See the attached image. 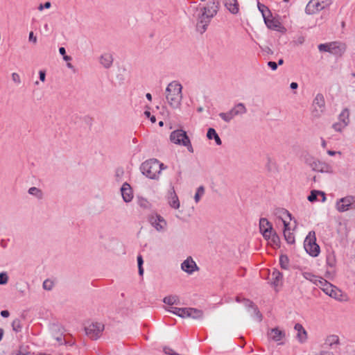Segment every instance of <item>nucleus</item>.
<instances>
[{
  "label": "nucleus",
  "mask_w": 355,
  "mask_h": 355,
  "mask_svg": "<svg viewBox=\"0 0 355 355\" xmlns=\"http://www.w3.org/2000/svg\"><path fill=\"white\" fill-rule=\"evenodd\" d=\"M165 96L170 107L179 108L183 97L182 85L177 80L171 82L166 88Z\"/></svg>",
  "instance_id": "obj_1"
},
{
  "label": "nucleus",
  "mask_w": 355,
  "mask_h": 355,
  "mask_svg": "<svg viewBox=\"0 0 355 355\" xmlns=\"http://www.w3.org/2000/svg\"><path fill=\"white\" fill-rule=\"evenodd\" d=\"M165 168L164 164L157 159L146 160L141 166L142 173L150 179H157L161 171Z\"/></svg>",
  "instance_id": "obj_2"
},
{
  "label": "nucleus",
  "mask_w": 355,
  "mask_h": 355,
  "mask_svg": "<svg viewBox=\"0 0 355 355\" xmlns=\"http://www.w3.org/2000/svg\"><path fill=\"white\" fill-rule=\"evenodd\" d=\"M170 140L175 144L186 147L189 152L193 153L191 140L184 130L182 129L173 130L171 132Z\"/></svg>",
  "instance_id": "obj_3"
},
{
  "label": "nucleus",
  "mask_w": 355,
  "mask_h": 355,
  "mask_svg": "<svg viewBox=\"0 0 355 355\" xmlns=\"http://www.w3.org/2000/svg\"><path fill=\"white\" fill-rule=\"evenodd\" d=\"M318 48L320 52H328L336 56H342L345 52L347 46L345 43L336 41L320 44Z\"/></svg>",
  "instance_id": "obj_4"
},
{
  "label": "nucleus",
  "mask_w": 355,
  "mask_h": 355,
  "mask_svg": "<svg viewBox=\"0 0 355 355\" xmlns=\"http://www.w3.org/2000/svg\"><path fill=\"white\" fill-rule=\"evenodd\" d=\"M166 311L173 313L181 318H191L193 319H200L203 316L202 311L195 308H178L171 307Z\"/></svg>",
  "instance_id": "obj_5"
},
{
  "label": "nucleus",
  "mask_w": 355,
  "mask_h": 355,
  "mask_svg": "<svg viewBox=\"0 0 355 355\" xmlns=\"http://www.w3.org/2000/svg\"><path fill=\"white\" fill-rule=\"evenodd\" d=\"M304 248L306 252L312 257H317L320 253V247L316 243L314 232H310L304 241Z\"/></svg>",
  "instance_id": "obj_6"
},
{
  "label": "nucleus",
  "mask_w": 355,
  "mask_h": 355,
  "mask_svg": "<svg viewBox=\"0 0 355 355\" xmlns=\"http://www.w3.org/2000/svg\"><path fill=\"white\" fill-rule=\"evenodd\" d=\"M247 112V109L243 103L236 104L229 112H220L219 116L226 123L230 122L236 116L243 115Z\"/></svg>",
  "instance_id": "obj_7"
},
{
  "label": "nucleus",
  "mask_w": 355,
  "mask_h": 355,
  "mask_svg": "<svg viewBox=\"0 0 355 355\" xmlns=\"http://www.w3.org/2000/svg\"><path fill=\"white\" fill-rule=\"evenodd\" d=\"M333 0H311L306 5L305 12L308 15H313L329 7Z\"/></svg>",
  "instance_id": "obj_8"
},
{
  "label": "nucleus",
  "mask_w": 355,
  "mask_h": 355,
  "mask_svg": "<svg viewBox=\"0 0 355 355\" xmlns=\"http://www.w3.org/2000/svg\"><path fill=\"white\" fill-rule=\"evenodd\" d=\"M104 330V325L101 322H92L85 327L86 335L92 340L99 338Z\"/></svg>",
  "instance_id": "obj_9"
},
{
  "label": "nucleus",
  "mask_w": 355,
  "mask_h": 355,
  "mask_svg": "<svg viewBox=\"0 0 355 355\" xmlns=\"http://www.w3.org/2000/svg\"><path fill=\"white\" fill-rule=\"evenodd\" d=\"M355 202V196H347L336 201V209L339 212H345L349 209H354L353 206Z\"/></svg>",
  "instance_id": "obj_10"
},
{
  "label": "nucleus",
  "mask_w": 355,
  "mask_h": 355,
  "mask_svg": "<svg viewBox=\"0 0 355 355\" xmlns=\"http://www.w3.org/2000/svg\"><path fill=\"white\" fill-rule=\"evenodd\" d=\"M312 115L315 117H320L325 110V101L322 94H318L313 102Z\"/></svg>",
  "instance_id": "obj_11"
},
{
  "label": "nucleus",
  "mask_w": 355,
  "mask_h": 355,
  "mask_svg": "<svg viewBox=\"0 0 355 355\" xmlns=\"http://www.w3.org/2000/svg\"><path fill=\"white\" fill-rule=\"evenodd\" d=\"M148 222L157 231L164 232L167 226L166 220L158 214H152L148 216Z\"/></svg>",
  "instance_id": "obj_12"
},
{
  "label": "nucleus",
  "mask_w": 355,
  "mask_h": 355,
  "mask_svg": "<svg viewBox=\"0 0 355 355\" xmlns=\"http://www.w3.org/2000/svg\"><path fill=\"white\" fill-rule=\"evenodd\" d=\"M306 162L314 171L327 173L333 172L332 166L326 162L314 159L310 161L307 160Z\"/></svg>",
  "instance_id": "obj_13"
},
{
  "label": "nucleus",
  "mask_w": 355,
  "mask_h": 355,
  "mask_svg": "<svg viewBox=\"0 0 355 355\" xmlns=\"http://www.w3.org/2000/svg\"><path fill=\"white\" fill-rule=\"evenodd\" d=\"M263 20L268 28L278 31L281 33H285L286 32V28L282 26V23L278 19L272 16L265 17V19Z\"/></svg>",
  "instance_id": "obj_14"
},
{
  "label": "nucleus",
  "mask_w": 355,
  "mask_h": 355,
  "mask_svg": "<svg viewBox=\"0 0 355 355\" xmlns=\"http://www.w3.org/2000/svg\"><path fill=\"white\" fill-rule=\"evenodd\" d=\"M181 269L189 275L200 270L199 267L191 257H187L182 263Z\"/></svg>",
  "instance_id": "obj_15"
},
{
  "label": "nucleus",
  "mask_w": 355,
  "mask_h": 355,
  "mask_svg": "<svg viewBox=\"0 0 355 355\" xmlns=\"http://www.w3.org/2000/svg\"><path fill=\"white\" fill-rule=\"evenodd\" d=\"M211 19L212 17L202 12L201 15L198 17L196 24L197 31L201 34L205 32Z\"/></svg>",
  "instance_id": "obj_16"
},
{
  "label": "nucleus",
  "mask_w": 355,
  "mask_h": 355,
  "mask_svg": "<svg viewBox=\"0 0 355 355\" xmlns=\"http://www.w3.org/2000/svg\"><path fill=\"white\" fill-rule=\"evenodd\" d=\"M219 6L220 3L218 1H209L207 6L201 9V11L213 18L217 14Z\"/></svg>",
  "instance_id": "obj_17"
},
{
  "label": "nucleus",
  "mask_w": 355,
  "mask_h": 355,
  "mask_svg": "<svg viewBox=\"0 0 355 355\" xmlns=\"http://www.w3.org/2000/svg\"><path fill=\"white\" fill-rule=\"evenodd\" d=\"M323 292L331 297L341 300L342 291L331 283L327 284V286L323 290Z\"/></svg>",
  "instance_id": "obj_18"
},
{
  "label": "nucleus",
  "mask_w": 355,
  "mask_h": 355,
  "mask_svg": "<svg viewBox=\"0 0 355 355\" xmlns=\"http://www.w3.org/2000/svg\"><path fill=\"white\" fill-rule=\"evenodd\" d=\"M259 229L263 237H267L273 231L272 224L265 218L259 220Z\"/></svg>",
  "instance_id": "obj_19"
},
{
  "label": "nucleus",
  "mask_w": 355,
  "mask_h": 355,
  "mask_svg": "<svg viewBox=\"0 0 355 355\" xmlns=\"http://www.w3.org/2000/svg\"><path fill=\"white\" fill-rule=\"evenodd\" d=\"M167 200L168 203L170 205V207L173 209H179L180 206V200L178 199V197L177 194L175 193V191L174 190V188L172 187L170 191H168V194L167 196Z\"/></svg>",
  "instance_id": "obj_20"
},
{
  "label": "nucleus",
  "mask_w": 355,
  "mask_h": 355,
  "mask_svg": "<svg viewBox=\"0 0 355 355\" xmlns=\"http://www.w3.org/2000/svg\"><path fill=\"white\" fill-rule=\"evenodd\" d=\"M121 192L123 200L125 202H130V201H132L133 198V193L132 188L128 183L125 182L123 184L121 188Z\"/></svg>",
  "instance_id": "obj_21"
},
{
  "label": "nucleus",
  "mask_w": 355,
  "mask_h": 355,
  "mask_svg": "<svg viewBox=\"0 0 355 355\" xmlns=\"http://www.w3.org/2000/svg\"><path fill=\"white\" fill-rule=\"evenodd\" d=\"M225 7L232 13L236 15L239 11V6L237 0H224Z\"/></svg>",
  "instance_id": "obj_22"
},
{
  "label": "nucleus",
  "mask_w": 355,
  "mask_h": 355,
  "mask_svg": "<svg viewBox=\"0 0 355 355\" xmlns=\"http://www.w3.org/2000/svg\"><path fill=\"white\" fill-rule=\"evenodd\" d=\"M294 329L297 331V338L300 343H304L307 339V333L301 324H295Z\"/></svg>",
  "instance_id": "obj_23"
},
{
  "label": "nucleus",
  "mask_w": 355,
  "mask_h": 355,
  "mask_svg": "<svg viewBox=\"0 0 355 355\" xmlns=\"http://www.w3.org/2000/svg\"><path fill=\"white\" fill-rule=\"evenodd\" d=\"M100 63L105 68L109 69L113 63L112 55L110 53H103L100 58Z\"/></svg>",
  "instance_id": "obj_24"
},
{
  "label": "nucleus",
  "mask_w": 355,
  "mask_h": 355,
  "mask_svg": "<svg viewBox=\"0 0 355 355\" xmlns=\"http://www.w3.org/2000/svg\"><path fill=\"white\" fill-rule=\"evenodd\" d=\"M284 225V235L286 241L289 244H293L295 243V236L293 234L290 232V229L288 227L289 224L286 223L285 220H283Z\"/></svg>",
  "instance_id": "obj_25"
},
{
  "label": "nucleus",
  "mask_w": 355,
  "mask_h": 355,
  "mask_svg": "<svg viewBox=\"0 0 355 355\" xmlns=\"http://www.w3.org/2000/svg\"><path fill=\"white\" fill-rule=\"evenodd\" d=\"M349 114V109H343L338 116L339 121L343 123L344 125L347 126L350 122Z\"/></svg>",
  "instance_id": "obj_26"
},
{
  "label": "nucleus",
  "mask_w": 355,
  "mask_h": 355,
  "mask_svg": "<svg viewBox=\"0 0 355 355\" xmlns=\"http://www.w3.org/2000/svg\"><path fill=\"white\" fill-rule=\"evenodd\" d=\"M339 344V338L336 335H329L324 340V345L326 347H333L334 345Z\"/></svg>",
  "instance_id": "obj_27"
},
{
  "label": "nucleus",
  "mask_w": 355,
  "mask_h": 355,
  "mask_svg": "<svg viewBox=\"0 0 355 355\" xmlns=\"http://www.w3.org/2000/svg\"><path fill=\"white\" fill-rule=\"evenodd\" d=\"M270 337L275 341H280L283 339L285 336L284 331L279 330L277 328H274L271 329L270 333Z\"/></svg>",
  "instance_id": "obj_28"
},
{
  "label": "nucleus",
  "mask_w": 355,
  "mask_h": 355,
  "mask_svg": "<svg viewBox=\"0 0 355 355\" xmlns=\"http://www.w3.org/2000/svg\"><path fill=\"white\" fill-rule=\"evenodd\" d=\"M266 240L268 241L269 243L273 247H279L280 243V239L278 235L275 232L272 231L271 234L267 237H264Z\"/></svg>",
  "instance_id": "obj_29"
},
{
  "label": "nucleus",
  "mask_w": 355,
  "mask_h": 355,
  "mask_svg": "<svg viewBox=\"0 0 355 355\" xmlns=\"http://www.w3.org/2000/svg\"><path fill=\"white\" fill-rule=\"evenodd\" d=\"M207 137L209 139H214L216 144L217 145L220 146L222 144V141L220 138L219 137L218 135L214 128H210L208 129Z\"/></svg>",
  "instance_id": "obj_30"
},
{
  "label": "nucleus",
  "mask_w": 355,
  "mask_h": 355,
  "mask_svg": "<svg viewBox=\"0 0 355 355\" xmlns=\"http://www.w3.org/2000/svg\"><path fill=\"white\" fill-rule=\"evenodd\" d=\"M282 274L279 270H275L272 273V284L274 286H277L282 279Z\"/></svg>",
  "instance_id": "obj_31"
},
{
  "label": "nucleus",
  "mask_w": 355,
  "mask_h": 355,
  "mask_svg": "<svg viewBox=\"0 0 355 355\" xmlns=\"http://www.w3.org/2000/svg\"><path fill=\"white\" fill-rule=\"evenodd\" d=\"M257 7H258L259 10L261 12L263 19H265V17H272V13H271L270 10L264 4H262L260 2H258Z\"/></svg>",
  "instance_id": "obj_32"
},
{
  "label": "nucleus",
  "mask_w": 355,
  "mask_h": 355,
  "mask_svg": "<svg viewBox=\"0 0 355 355\" xmlns=\"http://www.w3.org/2000/svg\"><path fill=\"white\" fill-rule=\"evenodd\" d=\"M243 302L245 306L252 307L254 309V313L257 316L259 321L262 319V315L258 309L254 306V303L250 300L244 299Z\"/></svg>",
  "instance_id": "obj_33"
},
{
  "label": "nucleus",
  "mask_w": 355,
  "mask_h": 355,
  "mask_svg": "<svg viewBox=\"0 0 355 355\" xmlns=\"http://www.w3.org/2000/svg\"><path fill=\"white\" fill-rule=\"evenodd\" d=\"M28 192L30 195L34 196L38 199H42L43 198L42 191L35 187L29 188Z\"/></svg>",
  "instance_id": "obj_34"
},
{
  "label": "nucleus",
  "mask_w": 355,
  "mask_h": 355,
  "mask_svg": "<svg viewBox=\"0 0 355 355\" xmlns=\"http://www.w3.org/2000/svg\"><path fill=\"white\" fill-rule=\"evenodd\" d=\"M318 195H321L323 197V201L325 200L326 198H325V195H324V193L322 192V191H315V190H313L311 192L310 195L308 196V200L310 201V202H314L317 200V196Z\"/></svg>",
  "instance_id": "obj_35"
},
{
  "label": "nucleus",
  "mask_w": 355,
  "mask_h": 355,
  "mask_svg": "<svg viewBox=\"0 0 355 355\" xmlns=\"http://www.w3.org/2000/svg\"><path fill=\"white\" fill-rule=\"evenodd\" d=\"M163 302L168 305L177 304L179 302V298L177 295H168L164 298Z\"/></svg>",
  "instance_id": "obj_36"
},
{
  "label": "nucleus",
  "mask_w": 355,
  "mask_h": 355,
  "mask_svg": "<svg viewBox=\"0 0 355 355\" xmlns=\"http://www.w3.org/2000/svg\"><path fill=\"white\" fill-rule=\"evenodd\" d=\"M279 264L281 268L284 270H287L289 266V259L286 255H281L279 257Z\"/></svg>",
  "instance_id": "obj_37"
},
{
  "label": "nucleus",
  "mask_w": 355,
  "mask_h": 355,
  "mask_svg": "<svg viewBox=\"0 0 355 355\" xmlns=\"http://www.w3.org/2000/svg\"><path fill=\"white\" fill-rule=\"evenodd\" d=\"M205 194V187L204 186H200L196 192V194L194 196V200L196 203H198L201 197L203 196Z\"/></svg>",
  "instance_id": "obj_38"
},
{
  "label": "nucleus",
  "mask_w": 355,
  "mask_h": 355,
  "mask_svg": "<svg viewBox=\"0 0 355 355\" xmlns=\"http://www.w3.org/2000/svg\"><path fill=\"white\" fill-rule=\"evenodd\" d=\"M329 283V282L324 278L318 277L315 284L323 291Z\"/></svg>",
  "instance_id": "obj_39"
},
{
  "label": "nucleus",
  "mask_w": 355,
  "mask_h": 355,
  "mask_svg": "<svg viewBox=\"0 0 355 355\" xmlns=\"http://www.w3.org/2000/svg\"><path fill=\"white\" fill-rule=\"evenodd\" d=\"M302 275L306 279L313 282L314 284L318 278V276H316L311 272H303Z\"/></svg>",
  "instance_id": "obj_40"
},
{
  "label": "nucleus",
  "mask_w": 355,
  "mask_h": 355,
  "mask_svg": "<svg viewBox=\"0 0 355 355\" xmlns=\"http://www.w3.org/2000/svg\"><path fill=\"white\" fill-rule=\"evenodd\" d=\"M43 288L46 291H51L54 286V283L51 279H46L42 284Z\"/></svg>",
  "instance_id": "obj_41"
},
{
  "label": "nucleus",
  "mask_w": 355,
  "mask_h": 355,
  "mask_svg": "<svg viewBox=\"0 0 355 355\" xmlns=\"http://www.w3.org/2000/svg\"><path fill=\"white\" fill-rule=\"evenodd\" d=\"M12 327L15 331H16V332L20 331L21 329V325L20 320L19 319L14 320L12 322Z\"/></svg>",
  "instance_id": "obj_42"
},
{
  "label": "nucleus",
  "mask_w": 355,
  "mask_h": 355,
  "mask_svg": "<svg viewBox=\"0 0 355 355\" xmlns=\"http://www.w3.org/2000/svg\"><path fill=\"white\" fill-rule=\"evenodd\" d=\"M346 127L347 125H344L343 123L340 121L336 122L332 125L334 130L339 132H342Z\"/></svg>",
  "instance_id": "obj_43"
},
{
  "label": "nucleus",
  "mask_w": 355,
  "mask_h": 355,
  "mask_svg": "<svg viewBox=\"0 0 355 355\" xmlns=\"http://www.w3.org/2000/svg\"><path fill=\"white\" fill-rule=\"evenodd\" d=\"M8 281V276L6 272H3L0 273V284H6Z\"/></svg>",
  "instance_id": "obj_44"
},
{
  "label": "nucleus",
  "mask_w": 355,
  "mask_h": 355,
  "mask_svg": "<svg viewBox=\"0 0 355 355\" xmlns=\"http://www.w3.org/2000/svg\"><path fill=\"white\" fill-rule=\"evenodd\" d=\"M305 41L304 36L300 35L296 37L295 40L293 41L294 44L296 45H300L302 44Z\"/></svg>",
  "instance_id": "obj_45"
},
{
  "label": "nucleus",
  "mask_w": 355,
  "mask_h": 355,
  "mask_svg": "<svg viewBox=\"0 0 355 355\" xmlns=\"http://www.w3.org/2000/svg\"><path fill=\"white\" fill-rule=\"evenodd\" d=\"M12 80L13 82H15L17 84H19L21 83L20 76L17 73H12Z\"/></svg>",
  "instance_id": "obj_46"
},
{
  "label": "nucleus",
  "mask_w": 355,
  "mask_h": 355,
  "mask_svg": "<svg viewBox=\"0 0 355 355\" xmlns=\"http://www.w3.org/2000/svg\"><path fill=\"white\" fill-rule=\"evenodd\" d=\"M51 3L49 1L46 2L44 4H40L38 7V10L42 11L44 8H50Z\"/></svg>",
  "instance_id": "obj_47"
},
{
  "label": "nucleus",
  "mask_w": 355,
  "mask_h": 355,
  "mask_svg": "<svg viewBox=\"0 0 355 355\" xmlns=\"http://www.w3.org/2000/svg\"><path fill=\"white\" fill-rule=\"evenodd\" d=\"M268 66L273 71L277 68V64L275 62L270 61L268 62Z\"/></svg>",
  "instance_id": "obj_48"
},
{
  "label": "nucleus",
  "mask_w": 355,
  "mask_h": 355,
  "mask_svg": "<svg viewBox=\"0 0 355 355\" xmlns=\"http://www.w3.org/2000/svg\"><path fill=\"white\" fill-rule=\"evenodd\" d=\"M28 40L35 44L37 42V37L34 35L33 32H31L28 35Z\"/></svg>",
  "instance_id": "obj_49"
},
{
  "label": "nucleus",
  "mask_w": 355,
  "mask_h": 355,
  "mask_svg": "<svg viewBox=\"0 0 355 355\" xmlns=\"http://www.w3.org/2000/svg\"><path fill=\"white\" fill-rule=\"evenodd\" d=\"M40 79L41 81L44 82L45 80L46 73L43 71H40Z\"/></svg>",
  "instance_id": "obj_50"
},
{
  "label": "nucleus",
  "mask_w": 355,
  "mask_h": 355,
  "mask_svg": "<svg viewBox=\"0 0 355 355\" xmlns=\"http://www.w3.org/2000/svg\"><path fill=\"white\" fill-rule=\"evenodd\" d=\"M10 315V313L7 310H3L1 311V315L3 318H8Z\"/></svg>",
  "instance_id": "obj_51"
},
{
  "label": "nucleus",
  "mask_w": 355,
  "mask_h": 355,
  "mask_svg": "<svg viewBox=\"0 0 355 355\" xmlns=\"http://www.w3.org/2000/svg\"><path fill=\"white\" fill-rule=\"evenodd\" d=\"M137 263H138V266H142V264H143V258L141 255H139L137 257Z\"/></svg>",
  "instance_id": "obj_52"
},
{
  "label": "nucleus",
  "mask_w": 355,
  "mask_h": 355,
  "mask_svg": "<svg viewBox=\"0 0 355 355\" xmlns=\"http://www.w3.org/2000/svg\"><path fill=\"white\" fill-rule=\"evenodd\" d=\"M336 153H338V154H340V152L338 151V152H336V151H334V150H327V154L330 156H334L335 155Z\"/></svg>",
  "instance_id": "obj_53"
},
{
  "label": "nucleus",
  "mask_w": 355,
  "mask_h": 355,
  "mask_svg": "<svg viewBox=\"0 0 355 355\" xmlns=\"http://www.w3.org/2000/svg\"><path fill=\"white\" fill-rule=\"evenodd\" d=\"M59 52H60V53L61 55H65V53H66V50H65V49H64V47H60V48L59 49Z\"/></svg>",
  "instance_id": "obj_54"
},
{
  "label": "nucleus",
  "mask_w": 355,
  "mask_h": 355,
  "mask_svg": "<svg viewBox=\"0 0 355 355\" xmlns=\"http://www.w3.org/2000/svg\"><path fill=\"white\" fill-rule=\"evenodd\" d=\"M290 87H291V89H297V88L298 85H297V83H294V82H293V83H291V86H290Z\"/></svg>",
  "instance_id": "obj_55"
},
{
  "label": "nucleus",
  "mask_w": 355,
  "mask_h": 355,
  "mask_svg": "<svg viewBox=\"0 0 355 355\" xmlns=\"http://www.w3.org/2000/svg\"><path fill=\"white\" fill-rule=\"evenodd\" d=\"M138 268H139V274L140 275H143L144 269H143L142 266H138Z\"/></svg>",
  "instance_id": "obj_56"
},
{
  "label": "nucleus",
  "mask_w": 355,
  "mask_h": 355,
  "mask_svg": "<svg viewBox=\"0 0 355 355\" xmlns=\"http://www.w3.org/2000/svg\"><path fill=\"white\" fill-rule=\"evenodd\" d=\"M146 97L150 101L152 100V95L150 93H147Z\"/></svg>",
  "instance_id": "obj_57"
},
{
  "label": "nucleus",
  "mask_w": 355,
  "mask_h": 355,
  "mask_svg": "<svg viewBox=\"0 0 355 355\" xmlns=\"http://www.w3.org/2000/svg\"><path fill=\"white\" fill-rule=\"evenodd\" d=\"M320 355H333L332 353H330V352H320Z\"/></svg>",
  "instance_id": "obj_58"
},
{
  "label": "nucleus",
  "mask_w": 355,
  "mask_h": 355,
  "mask_svg": "<svg viewBox=\"0 0 355 355\" xmlns=\"http://www.w3.org/2000/svg\"><path fill=\"white\" fill-rule=\"evenodd\" d=\"M63 59L66 61H68V60H70L71 59V58L69 55H63Z\"/></svg>",
  "instance_id": "obj_59"
},
{
  "label": "nucleus",
  "mask_w": 355,
  "mask_h": 355,
  "mask_svg": "<svg viewBox=\"0 0 355 355\" xmlns=\"http://www.w3.org/2000/svg\"><path fill=\"white\" fill-rule=\"evenodd\" d=\"M321 145L323 148H326V146H327V142L325 141V140L324 139H322Z\"/></svg>",
  "instance_id": "obj_60"
},
{
  "label": "nucleus",
  "mask_w": 355,
  "mask_h": 355,
  "mask_svg": "<svg viewBox=\"0 0 355 355\" xmlns=\"http://www.w3.org/2000/svg\"><path fill=\"white\" fill-rule=\"evenodd\" d=\"M144 114L148 117V118H150L151 114H150V112L148 110L145 111L144 112Z\"/></svg>",
  "instance_id": "obj_61"
},
{
  "label": "nucleus",
  "mask_w": 355,
  "mask_h": 355,
  "mask_svg": "<svg viewBox=\"0 0 355 355\" xmlns=\"http://www.w3.org/2000/svg\"><path fill=\"white\" fill-rule=\"evenodd\" d=\"M152 123H155L156 121V118L155 116H150L149 118Z\"/></svg>",
  "instance_id": "obj_62"
},
{
  "label": "nucleus",
  "mask_w": 355,
  "mask_h": 355,
  "mask_svg": "<svg viewBox=\"0 0 355 355\" xmlns=\"http://www.w3.org/2000/svg\"><path fill=\"white\" fill-rule=\"evenodd\" d=\"M3 329H0V341L1 340L2 338H3Z\"/></svg>",
  "instance_id": "obj_63"
},
{
  "label": "nucleus",
  "mask_w": 355,
  "mask_h": 355,
  "mask_svg": "<svg viewBox=\"0 0 355 355\" xmlns=\"http://www.w3.org/2000/svg\"><path fill=\"white\" fill-rule=\"evenodd\" d=\"M19 355H33L31 353H21L20 352Z\"/></svg>",
  "instance_id": "obj_64"
}]
</instances>
